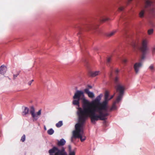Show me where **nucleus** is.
<instances>
[{"instance_id":"f257e3e1","label":"nucleus","mask_w":155,"mask_h":155,"mask_svg":"<svg viewBox=\"0 0 155 155\" xmlns=\"http://www.w3.org/2000/svg\"><path fill=\"white\" fill-rule=\"evenodd\" d=\"M109 95L108 92L106 91L104 95L105 100L102 103L100 102L101 95L97 96L91 102L84 100V104L88 107V108L85 109L92 114V120H104L107 119L106 117L109 115L107 112Z\"/></svg>"},{"instance_id":"f03ea898","label":"nucleus","mask_w":155,"mask_h":155,"mask_svg":"<svg viewBox=\"0 0 155 155\" xmlns=\"http://www.w3.org/2000/svg\"><path fill=\"white\" fill-rule=\"evenodd\" d=\"M84 111H82L81 109H80V111L78 114V123L77 124L75 125V130H74L73 132V136L71 138V141H73V138H78L80 137V136L82 134V131L81 128L83 125L85 123L86 120L88 117H90L91 122L93 124H95V121L98 120H92V115L89 112L87 111L84 109Z\"/></svg>"},{"instance_id":"7ed1b4c3","label":"nucleus","mask_w":155,"mask_h":155,"mask_svg":"<svg viewBox=\"0 0 155 155\" xmlns=\"http://www.w3.org/2000/svg\"><path fill=\"white\" fill-rule=\"evenodd\" d=\"M114 83L115 84L114 87L116 90L117 92L118 93L117 96L115 101L113 103L112 106L109 110L110 111H111L113 110L116 109L115 104L119 102L122 99L124 93L125 89L124 87L121 84L119 81V78L118 77H116L114 80Z\"/></svg>"},{"instance_id":"20e7f679","label":"nucleus","mask_w":155,"mask_h":155,"mask_svg":"<svg viewBox=\"0 0 155 155\" xmlns=\"http://www.w3.org/2000/svg\"><path fill=\"white\" fill-rule=\"evenodd\" d=\"M74 100L73 101L72 103L74 105L79 106V101L80 100H82V107L83 108L81 107H79L78 108L77 111V114H78L79 111H80V109H81L82 111H84V109H87L88 108L86 105L84 104V100H85L87 101H88L86 99L84 98V92L81 91L77 90L75 93L73 97Z\"/></svg>"},{"instance_id":"39448f33","label":"nucleus","mask_w":155,"mask_h":155,"mask_svg":"<svg viewBox=\"0 0 155 155\" xmlns=\"http://www.w3.org/2000/svg\"><path fill=\"white\" fill-rule=\"evenodd\" d=\"M147 12L153 17L155 15V7L153 2L152 0H145L144 8L139 13L140 18L144 17L145 12Z\"/></svg>"},{"instance_id":"423d86ee","label":"nucleus","mask_w":155,"mask_h":155,"mask_svg":"<svg viewBox=\"0 0 155 155\" xmlns=\"http://www.w3.org/2000/svg\"><path fill=\"white\" fill-rule=\"evenodd\" d=\"M147 43L148 41L147 40H143L142 42L141 46L140 48L139 47V43L138 42L133 41L131 43V45L134 50L139 49L142 53V55L140 62H142V60H144L145 58V55L148 49L147 47Z\"/></svg>"},{"instance_id":"0eeeda50","label":"nucleus","mask_w":155,"mask_h":155,"mask_svg":"<svg viewBox=\"0 0 155 155\" xmlns=\"http://www.w3.org/2000/svg\"><path fill=\"white\" fill-rule=\"evenodd\" d=\"M48 152L50 155H67V153L64 147L59 150L57 147H54L49 150Z\"/></svg>"},{"instance_id":"6e6552de","label":"nucleus","mask_w":155,"mask_h":155,"mask_svg":"<svg viewBox=\"0 0 155 155\" xmlns=\"http://www.w3.org/2000/svg\"><path fill=\"white\" fill-rule=\"evenodd\" d=\"M30 113L34 121H36L39 117V116L41 114V110H40L37 113H35V109L33 107H31Z\"/></svg>"},{"instance_id":"1a4fd4ad","label":"nucleus","mask_w":155,"mask_h":155,"mask_svg":"<svg viewBox=\"0 0 155 155\" xmlns=\"http://www.w3.org/2000/svg\"><path fill=\"white\" fill-rule=\"evenodd\" d=\"M95 29V28L90 24H86L83 25L82 27H79L78 29L79 31L78 34H80L81 31H88L92 29Z\"/></svg>"},{"instance_id":"9d476101","label":"nucleus","mask_w":155,"mask_h":155,"mask_svg":"<svg viewBox=\"0 0 155 155\" xmlns=\"http://www.w3.org/2000/svg\"><path fill=\"white\" fill-rule=\"evenodd\" d=\"M142 62H140L136 63L134 65V67L136 74H137L139 69L142 67Z\"/></svg>"},{"instance_id":"9b49d317","label":"nucleus","mask_w":155,"mask_h":155,"mask_svg":"<svg viewBox=\"0 0 155 155\" xmlns=\"http://www.w3.org/2000/svg\"><path fill=\"white\" fill-rule=\"evenodd\" d=\"M108 18L103 15H101L100 16L99 20L100 22H103L108 20Z\"/></svg>"},{"instance_id":"f8f14e48","label":"nucleus","mask_w":155,"mask_h":155,"mask_svg":"<svg viewBox=\"0 0 155 155\" xmlns=\"http://www.w3.org/2000/svg\"><path fill=\"white\" fill-rule=\"evenodd\" d=\"M84 92L87 94L88 96L91 98H93L94 97V95L93 93L92 92H91L89 91V89L86 88L84 90Z\"/></svg>"},{"instance_id":"ddd939ff","label":"nucleus","mask_w":155,"mask_h":155,"mask_svg":"<svg viewBox=\"0 0 155 155\" xmlns=\"http://www.w3.org/2000/svg\"><path fill=\"white\" fill-rule=\"evenodd\" d=\"M66 143L65 140L63 139H61L60 140H58L57 145L58 147L62 146L64 145Z\"/></svg>"},{"instance_id":"4468645a","label":"nucleus","mask_w":155,"mask_h":155,"mask_svg":"<svg viewBox=\"0 0 155 155\" xmlns=\"http://www.w3.org/2000/svg\"><path fill=\"white\" fill-rule=\"evenodd\" d=\"M99 71H89L88 73V75L89 76L91 77H94L99 74Z\"/></svg>"},{"instance_id":"2eb2a0df","label":"nucleus","mask_w":155,"mask_h":155,"mask_svg":"<svg viewBox=\"0 0 155 155\" xmlns=\"http://www.w3.org/2000/svg\"><path fill=\"white\" fill-rule=\"evenodd\" d=\"M29 110L28 108L27 107H25L24 111L22 112V114L24 116L28 113Z\"/></svg>"},{"instance_id":"dca6fc26","label":"nucleus","mask_w":155,"mask_h":155,"mask_svg":"<svg viewBox=\"0 0 155 155\" xmlns=\"http://www.w3.org/2000/svg\"><path fill=\"white\" fill-rule=\"evenodd\" d=\"M149 69L152 72H153L155 70L154 66L153 64H151L149 67Z\"/></svg>"},{"instance_id":"f3484780","label":"nucleus","mask_w":155,"mask_h":155,"mask_svg":"<svg viewBox=\"0 0 155 155\" xmlns=\"http://www.w3.org/2000/svg\"><path fill=\"white\" fill-rule=\"evenodd\" d=\"M112 58L111 57H108L107 59V65H109L111 62Z\"/></svg>"},{"instance_id":"a211bd4d","label":"nucleus","mask_w":155,"mask_h":155,"mask_svg":"<svg viewBox=\"0 0 155 155\" xmlns=\"http://www.w3.org/2000/svg\"><path fill=\"white\" fill-rule=\"evenodd\" d=\"M5 67L4 65H2L0 67V73L2 74L3 73V71L5 70Z\"/></svg>"},{"instance_id":"6ab92c4d","label":"nucleus","mask_w":155,"mask_h":155,"mask_svg":"<svg viewBox=\"0 0 155 155\" xmlns=\"http://www.w3.org/2000/svg\"><path fill=\"white\" fill-rule=\"evenodd\" d=\"M54 130L52 128L50 129L47 131L48 134L50 135L54 133Z\"/></svg>"},{"instance_id":"aec40b11","label":"nucleus","mask_w":155,"mask_h":155,"mask_svg":"<svg viewBox=\"0 0 155 155\" xmlns=\"http://www.w3.org/2000/svg\"><path fill=\"white\" fill-rule=\"evenodd\" d=\"M63 125L62 121H59L56 124V127H61Z\"/></svg>"},{"instance_id":"412c9836","label":"nucleus","mask_w":155,"mask_h":155,"mask_svg":"<svg viewBox=\"0 0 155 155\" xmlns=\"http://www.w3.org/2000/svg\"><path fill=\"white\" fill-rule=\"evenodd\" d=\"M116 32V31H114L108 34L107 36L108 37H111L114 35Z\"/></svg>"},{"instance_id":"4be33fe9","label":"nucleus","mask_w":155,"mask_h":155,"mask_svg":"<svg viewBox=\"0 0 155 155\" xmlns=\"http://www.w3.org/2000/svg\"><path fill=\"white\" fill-rule=\"evenodd\" d=\"M78 138L80 139L81 140L82 142L84 141L86 139L85 137L83 136L82 134L80 136V137H79Z\"/></svg>"},{"instance_id":"5701e85b","label":"nucleus","mask_w":155,"mask_h":155,"mask_svg":"<svg viewBox=\"0 0 155 155\" xmlns=\"http://www.w3.org/2000/svg\"><path fill=\"white\" fill-rule=\"evenodd\" d=\"M25 140V134H24L21 137V141L22 142H24Z\"/></svg>"},{"instance_id":"b1692460","label":"nucleus","mask_w":155,"mask_h":155,"mask_svg":"<svg viewBox=\"0 0 155 155\" xmlns=\"http://www.w3.org/2000/svg\"><path fill=\"white\" fill-rule=\"evenodd\" d=\"M153 32V29H150L148 30V33L149 35L152 34Z\"/></svg>"},{"instance_id":"393cba45","label":"nucleus","mask_w":155,"mask_h":155,"mask_svg":"<svg viewBox=\"0 0 155 155\" xmlns=\"http://www.w3.org/2000/svg\"><path fill=\"white\" fill-rule=\"evenodd\" d=\"M75 153L74 151H70L68 155H75Z\"/></svg>"},{"instance_id":"a878e982","label":"nucleus","mask_w":155,"mask_h":155,"mask_svg":"<svg viewBox=\"0 0 155 155\" xmlns=\"http://www.w3.org/2000/svg\"><path fill=\"white\" fill-rule=\"evenodd\" d=\"M124 8L123 7H120L118 8V11H122L123 10V9H124Z\"/></svg>"},{"instance_id":"bb28decb","label":"nucleus","mask_w":155,"mask_h":155,"mask_svg":"<svg viewBox=\"0 0 155 155\" xmlns=\"http://www.w3.org/2000/svg\"><path fill=\"white\" fill-rule=\"evenodd\" d=\"M122 62H123V63H124V64L126 63L127 61V60L125 59H122Z\"/></svg>"},{"instance_id":"cd10ccee","label":"nucleus","mask_w":155,"mask_h":155,"mask_svg":"<svg viewBox=\"0 0 155 155\" xmlns=\"http://www.w3.org/2000/svg\"><path fill=\"white\" fill-rule=\"evenodd\" d=\"M34 81V80H31V81H29L28 83V84L29 85H31L32 83Z\"/></svg>"},{"instance_id":"c85d7f7f","label":"nucleus","mask_w":155,"mask_h":155,"mask_svg":"<svg viewBox=\"0 0 155 155\" xmlns=\"http://www.w3.org/2000/svg\"><path fill=\"white\" fill-rule=\"evenodd\" d=\"M19 74V73L16 74H14L13 75V79H15V78L17 77V76Z\"/></svg>"},{"instance_id":"c756f323","label":"nucleus","mask_w":155,"mask_h":155,"mask_svg":"<svg viewBox=\"0 0 155 155\" xmlns=\"http://www.w3.org/2000/svg\"><path fill=\"white\" fill-rule=\"evenodd\" d=\"M152 52L153 54H155V46L153 48Z\"/></svg>"},{"instance_id":"7c9ffc66","label":"nucleus","mask_w":155,"mask_h":155,"mask_svg":"<svg viewBox=\"0 0 155 155\" xmlns=\"http://www.w3.org/2000/svg\"><path fill=\"white\" fill-rule=\"evenodd\" d=\"M115 95V93L112 96H111L110 97V98L109 99H108V100H110L111 99H112L114 97V95Z\"/></svg>"},{"instance_id":"2f4dec72","label":"nucleus","mask_w":155,"mask_h":155,"mask_svg":"<svg viewBox=\"0 0 155 155\" xmlns=\"http://www.w3.org/2000/svg\"><path fill=\"white\" fill-rule=\"evenodd\" d=\"M68 148H69V152L70 151H71V146L70 145L68 146Z\"/></svg>"},{"instance_id":"473e14b6","label":"nucleus","mask_w":155,"mask_h":155,"mask_svg":"<svg viewBox=\"0 0 155 155\" xmlns=\"http://www.w3.org/2000/svg\"><path fill=\"white\" fill-rule=\"evenodd\" d=\"M119 72V70L118 69H117L115 70V72L117 73H118Z\"/></svg>"},{"instance_id":"72a5a7b5","label":"nucleus","mask_w":155,"mask_h":155,"mask_svg":"<svg viewBox=\"0 0 155 155\" xmlns=\"http://www.w3.org/2000/svg\"><path fill=\"white\" fill-rule=\"evenodd\" d=\"M132 0H128V2H127V4H128L131 1H132Z\"/></svg>"},{"instance_id":"f704fd0d","label":"nucleus","mask_w":155,"mask_h":155,"mask_svg":"<svg viewBox=\"0 0 155 155\" xmlns=\"http://www.w3.org/2000/svg\"><path fill=\"white\" fill-rule=\"evenodd\" d=\"M88 87L90 88H92V87L91 86H88Z\"/></svg>"},{"instance_id":"c9c22d12","label":"nucleus","mask_w":155,"mask_h":155,"mask_svg":"<svg viewBox=\"0 0 155 155\" xmlns=\"http://www.w3.org/2000/svg\"><path fill=\"white\" fill-rule=\"evenodd\" d=\"M150 24L152 25V26H153L152 23H150Z\"/></svg>"},{"instance_id":"e433bc0d","label":"nucleus","mask_w":155,"mask_h":155,"mask_svg":"<svg viewBox=\"0 0 155 155\" xmlns=\"http://www.w3.org/2000/svg\"><path fill=\"white\" fill-rule=\"evenodd\" d=\"M154 88H155V87H154Z\"/></svg>"}]
</instances>
